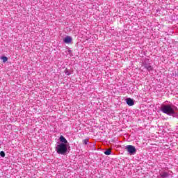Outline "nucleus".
I'll use <instances>...</instances> for the list:
<instances>
[{
	"instance_id": "10",
	"label": "nucleus",
	"mask_w": 178,
	"mask_h": 178,
	"mask_svg": "<svg viewBox=\"0 0 178 178\" xmlns=\"http://www.w3.org/2000/svg\"><path fill=\"white\" fill-rule=\"evenodd\" d=\"M90 140L89 138L83 139V140H82L83 144H84V145H87L88 144V140Z\"/></svg>"
},
{
	"instance_id": "1",
	"label": "nucleus",
	"mask_w": 178,
	"mask_h": 178,
	"mask_svg": "<svg viewBox=\"0 0 178 178\" xmlns=\"http://www.w3.org/2000/svg\"><path fill=\"white\" fill-rule=\"evenodd\" d=\"M159 110L165 113L169 116H172L173 118H177L178 119V112L177 107L170 105V104H162L159 108Z\"/></svg>"
},
{
	"instance_id": "9",
	"label": "nucleus",
	"mask_w": 178,
	"mask_h": 178,
	"mask_svg": "<svg viewBox=\"0 0 178 178\" xmlns=\"http://www.w3.org/2000/svg\"><path fill=\"white\" fill-rule=\"evenodd\" d=\"M0 59L3 60V63H6V62H8V58L6 56H1Z\"/></svg>"
},
{
	"instance_id": "11",
	"label": "nucleus",
	"mask_w": 178,
	"mask_h": 178,
	"mask_svg": "<svg viewBox=\"0 0 178 178\" xmlns=\"http://www.w3.org/2000/svg\"><path fill=\"white\" fill-rule=\"evenodd\" d=\"M65 73L67 76H70V74H72V72H70V70H67V68L65 69Z\"/></svg>"
},
{
	"instance_id": "5",
	"label": "nucleus",
	"mask_w": 178,
	"mask_h": 178,
	"mask_svg": "<svg viewBox=\"0 0 178 178\" xmlns=\"http://www.w3.org/2000/svg\"><path fill=\"white\" fill-rule=\"evenodd\" d=\"M63 41L65 44H72V42L73 41V38H72L71 36H66L63 39Z\"/></svg>"
},
{
	"instance_id": "4",
	"label": "nucleus",
	"mask_w": 178,
	"mask_h": 178,
	"mask_svg": "<svg viewBox=\"0 0 178 178\" xmlns=\"http://www.w3.org/2000/svg\"><path fill=\"white\" fill-rule=\"evenodd\" d=\"M126 149L129 154H134L136 152V147L133 145H127Z\"/></svg>"
},
{
	"instance_id": "14",
	"label": "nucleus",
	"mask_w": 178,
	"mask_h": 178,
	"mask_svg": "<svg viewBox=\"0 0 178 178\" xmlns=\"http://www.w3.org/2000/svg\"><path fill=\"white\" fill-rule=\"evenodd\" d=\"M68 54H69V55H70V56H73V54L72 53V50L69 49L68 50Z\"/></svg>"
},
{
	"instance_id": "12",
	"label": "nucleus",
	"mask_w": 178,
	"mask_h": 178,
	"mask_svg": "<svg viewBox=\"0 0 178 178\" xmlns=\"http://www.w3.org/2000/svg\"><path fill=\"white\" fill-rule=\"evenodd\" d=\"M112 152V150L111 149H107L106 152H104L105 155H111Z\"/></svg>"
},
{
	"instance_id": "2",
	"label": "nucleus",
	"mask_w": 178,
	"mask_h": 178,
	"mask_svg": "<svg viewBox=\"0 0 178 178\" xmlns=\"http://www.w3.org/2000/svg\"><path fill=\"white\" fill-rule=\"evenodd\" d=\"M56 152L60 155H65L67 152V145L64 143L58 144L56 148Z\"/></svg>"
},
{
	"instance_id": "6",
	"label": "nucleus",
	"mask_w": 178,
	"mask_h": 178,
	"mask_svg": "<svg viewBox=\"0 0 178 178\" xmlns=\"http://www.w3.org/2000/svg\"><path fill=\"white\" fill-rule=\"evenodd\" d=\"M127 104L129 105V106H133V105H134V102H136V101H134V99L128 97L125 99Z\"/></svg>"
},
{
	"instance_id": "8",
	"label": "nucleus",
	"mask_w": 178,
	"mask_h": 178,
	"mask_svg": "<svg viewBox=\"0 0 178 178\" xmlns=\"http://www.w3.org/2000/svg\"><path fill=\"white\" fill-rule=\"evenodd\" d=\"M160 176L162 178H166V177H168L169 176V174L168 172H161L160 173Z\"/></svg>"
},
{
	"instance_id": "7",
	"label": "nucleus",
	"mask_w": 178,
	"mask_h": 178,
	"mask_svg": "<svg viewBox=\"0 0 178 178\" xmlns=\"http://www.w3.org/2000/svg\"><path fill=\"white\" fill-rule=\"evenodd\" d=\"M59 140L61 144H65L67 145V140H66V138L63 137V136H60Z\"/></svg>"
},
{
	"instance_id": "13",
	"label": "nucleus",
	"mask_w": 178,
	"mask_h": 178,
	"mask_svg": "<svg viewBox=\"0 0 178 178\" xmlns=\"http://www.w3.org/2000/svg\"><path fill=\"white\" fill-rule=\"evenodd\" d=\"M0 155L2 158H5V152L3 151L0 152Z\"/></svg>"
},
{
	"instance_id": "3",
	"label": "nucleus",
	"mask_w": 178,
	"mask_h": 178,
	"mask_svg": "<svg viewBox=\"0 0 178 178\" xmlns=\"http://www.w3.org/2000/svg\"><path fill=\"white\" fill-rule=\"evenodd\" d=\"M143 66L145 69H147V70H148V72H152V70H154V67L151 66V63H149V59L148 58H146L143 62Z\"/></svg>"
}]
</instances>
